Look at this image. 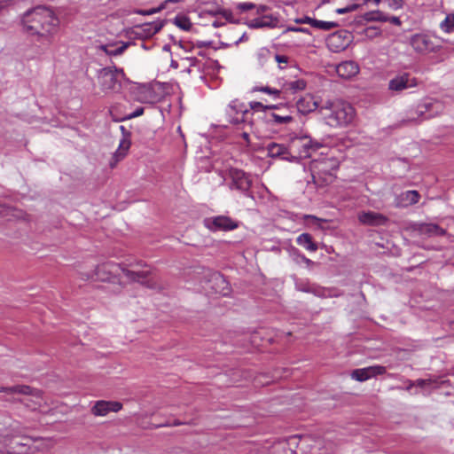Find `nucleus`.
Listing matches in <instances>:
<instances>
[{
	"instance_id": "1",
	"label": "nucleus",
	"mask_w": 454,
	"mask_h": 454,
	"mask_svg": "<svg viewBox=\"0 0 454 454\" xmlns=\"http://www.w3.org/2000/svg\"><path fill=\"white\" fill-rule=\"evenodd\" d=\"M22 23L26 32L51 43L59 20L51 9L38 6L24 15Z\"/></svg>"
},
{
	"instance_id": "2",
	"label": "nucleus",
	"mask_w": 454,
	"mask_h": 454,
	"mask_svg": "<svg viewBox=\"0 0 454 454\" xmlns=\"http://www.w3.org/2000/svg\"><path fill=\"white\" fill-rule=\"evenodd\" d=\"M120 272H122L125 277L131 281L138 282L149 288H153L154 286V281L151 277L150 270H129L113 262H106L98 264L91 278L103 282L110 281L112 278L119 276Z\"/></svg>"
},
{
	"instance_id": "3",
	"label": "nucleus",
	"mask_w": 454,
	"mask_h": 454,
	"mask_svg": "<svg viewBox=\"0 0 454 454\" xmlns=\"http://www.w3.org/2000/svg\"><path fill=\"white\" fill-rule=\"evenodd\" d=\"M319 113L325 122L332 128L346 127L355 117L354 107L342 100L325 101L319 107Z\"/></svg>"
},
{
	"instance_id": "4",
	"label": "nucleus",
	"mask_w": 454,
	"mask_h": 454,
	"mask_svg": "<svg viewBox=\"0 0 454 454\" xmlns=\"http://www.w3.org/2000/svg\"><path fill=\"white\" fill-rule=\"evenodd\" d=\"M0 392H5L9 395L19 394L25 395L26 397L20 401L32 411L42 410L43 404H45L42 392L27 385H17L10 387H0Z\"/></svg>"
},
{
	"instance_id": "5",
	"label": "nucleus",
	"mask_w": 454,
	"mask_h": 454,
	"mask_svg": "<svg viewBox=\"0 0 454 454\" xmlns=\"http://www.w3.org/2000/svg\"><path fill=\"white\" fill-rule=\"evenodd\" d=\"M410 44L419 54L427 55L430 53H436L442 46L431 35L425 33H417L411 36Z\"/></svg>"
},
{
	"instance_id": "6",
	"label": "nucleus",
	"mask_w": 454,
	"mask_h": 454,
	"mask_svg": "<svg viewBox=\"0 0 454 454\" xmlns=\"http://www.w3.org/2000/svg\"><path fill=\"white\" fill-rule=\"evenodd\" d=\"M123 73L116 67H105L100 70L98 77V82L101 90L105 93L115 91L121 87L117 79V73Z\"/></svg>"
},
{
	"instance_id": "7",
	"label": "nucleus",
	"mask_w": 454,
	"mask_h": 454,
	"mask_svg": "<svg viewBox=\"0 0 454 454\" xmlns=\"http://www.w3.org/2000/svg\"><path fill=\"white\" fill-rule=\"evenodd\" d=\"M351 42L352 35L347 30H339L333 33L326 39L327 47L333 52L344 51Z\"/></svg>"
},
{
	"instance_id": "8",
	"label": "nucleus",
	"mask_w": 454,
	"mask_h": 454,
	"mask_svg": "<svg viewBox=\"0 0 454 454\" xmlns=\"http://www.w3.org/2000/svg\"><path fill=\"white\" fill-rule=\"evenodd\" d=\"M205 226L211 231H232L238 228V223L229 216L218 215L212 218H207L204 222Z\"/></svg>"
},
{
	"instance_id": "9",
	"label": "nucleus",
	"mask_w": 454,
	"mask_h": 454,
	"mask_svg": "<svg viewBox=\"0 0 454 454\" xmlns=\"http://www.w3.org/2000/svg\"><path fill=\"white\" fill-rule=\"evenodd\" d=\"M229 176L231 179V189L247 192L250 189L252 181L248 175L238 168H230Z\"/></svg>"
},
{
	"instance_id": "10",
	"label": "nucleus",
	"mask_w": 454,
	"mask_h": 454,
	"mask_svg": "<svg viewBox=\"0 0 454 454\" xmlns=\"http://www.w3.org/2000/svg\"><path fill=\"white\" fill-rule=\"evenodd\" d=\"M386 372V367L382 365H372L365 368L356 369L351 372V378L363 382L378 375Z\"/></svg>"
},
{
	"instance_id": "11",
	"label": "nucleus",
	"mask_w": 454,
	"mask_h": 454,
	"mask_svg": "<svg viewBox=\"0 0 454 454\" xmlns=\"http://www.w3.org/2000/svg\"><path fill=\"white\" fill-rule=\"evenodd\" d=\"M122 409V403L117 401H97L91 408V413L95 416H106L109 412H118Z\"/></svg>"
},
{
	"instance_id": "12",
	"label": "nucleus",
	"mask_w": 454,
	"mask_h": 454,
	"mask_svg": "<svg viewBox=\"0 0 454 454\" xmlns=\"http://www.w3.org/2000/svg\"><path fill=\"white\" fill-rule=\"evenodd\" d=\"M416 85V79L411 77L410 74L403 73L391 79L388 83V88L391 90L401 91L408 88L415 87Z\"/></svg>"
},
{
	"instance_id": "13",
	"label": "nucleus",
	"mask_w": 454,
	"mask_h": 454,
	"mask_svg": "<svg viewBox=\"0 0 454 454\" xmlns=\"http://www.w3.org/2000/svg\"><path fill=\"white\" fill-rule=\"evenodd\" d=\"M229 108L231 113L236 114V117H233L231 121V122L236 124L247 122L249 116H252L253 114L243 103L237 99L232 100L230 103Z\"/></svg>"
},
{
	"instance_id": "14",
	"label": "nucleus",
	"mask_w": 454,
	"mask_h": 454,
	"mask_svg": "<svg viewBox=\"0 0 454 454\" xmlns=\"http://www.w3.org/2000/svg\"><path fill=\"white\" fill-rule=\"evenodd\" d=\"M267 153L270 158H276L288 161H292L293 159L295 158L291 154L288 148L285 145L277 143H270L267 145Z\"/></svg>"
},
{
	"instance_id": "15",
	"label": "nucleus",
	"mask_w": 454,
	"mask_h": 454,
	"mask_svg": "<svg viewBox=\"0 0 454 454\" xmlns=\"http://www.w3.org/2000/svg\"><path fill=\"white\" fill-rule=\"evenodd\" d=\"M337 74L343 79H351L359 73V66L356 61L346 60L336 66Z\"/></svg>"
},
{
	"instance_id": "16",
	"label": "nucleus",
	"mask_w": 454,
	"mask_h": 454,
	"mask_svg": "<svg viewBox=\"0 0 454 454\" xmlns=\"http://www.w3.org/2000/svg\"><path fill=\"white\" fill-rule=\"evenodd\" d=\"M320 106L317 100L311 94L304 95L296 102L297 110L302 114H308L317 108L319 109Z\"/></svg>"
},
{
	"instance_id": "17",
	"label": "nucleus",
	"mask_w": 454,
	"mask_h": 454,
	"mask_svg": "<svg viewBox=\"0 0 454 454\" xmlns=\"http://www.w3.org/2000/svg\"><path fill=\"white\" fill-rule=\"evenodd\" d=\"M360 223L370 226L384 225L387 222V218L376 212H362L358 215Z\"/></svg>"
},
{
	"instance_id": "18",
	"label": "nucleus",
	"mask_w": 454,
	"mask_h": 454,
	"mask_svg": "<svg viewBox=\"0 0 454 454\" xmlns=\"http://www.w3.org/2000/svg\"><path fill=\"white\" fill-rule=\"evenodd\" d=\"M211 288L215 294L226 296L230 293V286L224 277L219 273H215L211 276L209 280Z\"/></svg>"
},
{
	"instance_id": "19",
	"label": "nucleus",
	"mask_w": 454,
	"mask_h": 454,
	"mask_svg": "<svg viewBox=\"0 0 454 454\" xmlns=\"http://www.w3.org/2000/svg\"><path fill=\"white\" fill-rule=\"evenodd\" d=\"M163 27L162 21H153L145 23L136 27V34L139 36L152 37L156 35Z\"/></svg>"
},
{
	"instance_id": "20",
	"label": "nucleus",
	"mask_w": 454,
	"mask_h": 454,
	"mask_svg": "<svg viewBox=\"0 0 454 454\" xmlns=\"http://www.w3.org/2000/svg\"><path fill=\"white\" fill-rule=\"evenodd\" d=\"M417 230L420 235L428 237L443 236L445 234V230L434 223H420Z\"/></svg>"
},
{
	"instance_id": "21",
	"label": "nucleus",
	"mask_w": 454,
	"mask_h": 454,
	"mask_svg": "<svg viewBox=\"0 0 454 454\" xmlns=\"http://www.w3.org/2000/svg\"><path fill=\"white\" fill-rule=\"evenodd\" d=\"M129 147L130 141L129 139L123 138L121 140L119 147L114 155V162L110 163L112 168H114L117 162L121 160L126 156Z\"/></svg>"
},
{
	"instance_id": "22",
	"label": "nucleus",
	"mask_w": 454,
	"mask_h": 454,
	"mask_svg": "<svg viewBox=\"0 0 454 454\" xmlns=\"http://www.w3.org/2000/svg\"><path fill=\"white\" fill-rule=\"evenodd\" d=\"M296 242L299 246L305 249L315 252L317 250V245L313 241L312 237L309 233H302L297 237Z\"/></svg>"
},
{
	"instance_id": "23",
	"label": "nucleus",
	"mask_w": 454,
	"mask_h": 454,
	"mask_svg": "<svg viewBox=\"0 0 454 454\" xmlns=\"http://www.w3.org/2000/svg\"><path fill=\"white\" fill-rule=\"evenodd\" d=\"M301 442V439L299 435H292L287 439L279 442L275 447L282 449L287 447L290 453L294 454L296 451L294 448H298Z\"/></svg>"
},
{
	"instance_id": "24",
	"label": "nucleus",
	"mask_w": 454,
	"mask_h": 454,
	"mask_svg": "<svg viewBox=\"0 0 454 454\" xmlns=\"http://www.w3.org/2000/svg\"><path fill=\"white\" fill-rule=\"evenodd\" d=\"M277 19L271 16H262L260 18L254 19L251 23L252 27H273L277 24Z\"/></svg>"
},
{
	"instance_id": "25",
	"label": "nucleus",
	"mask_w": 454,
	"mask_h": 454,
	"mask_svg": "<svg viewBox=\"0 0 454 454\" xmlns=\"http://www.w3.org/2000/svg\"><path fill=\"white\" fill-rule=\"evenodd\" d=\"M420 195L417 191H407L401 194L400 204L403 207L419 202Z\"/></svg>"
},
{
	"instance_id": "26",
	"label": "nucleus",
	"mask_w": 454,
	"mask_h": 454,
	"mask_svg": "<svg viewBox=\"0 0 454 454\" xmlns=\"http://www.w3.org/2000/svg\"><path fill=\"white\" fill-rule=\"evenodd\" d=\"M268 121L276 125L289 124L294 121L291 114H279L277 113H270L267 116Z\"/></svg>"
},
{
	"instance_id": "27",
	"label": "nucleus",
	"mask_w": 454,
	"mask_h": 454,
	"mask_svg": "<svg viewBox=\"0 0 454 454\" xmlns=\"http://www.w3.org/2000/svg\"><path fill=\"white\" fill-rule=\"evenodd\" d=\"M301 145L303 148L307 150L306 154L308 156H310L309 151H317L319 148L323 147V144L321 142H318L317 140H313L312 138L309 137H303L301 138Z\"/></svg>"
},
{
	"instance_id": "28",
	"label": "nucleus",
	"mask_w": 454,
	"mask_h": 454,
	"mask_svg": "<svg viewBox=\"0 0 454 454\" xmlns=\"http://www.w3.org/2000/svg\"><path fill=\"white\" fill-rule=\"evenodd\" d=\"M439 27L445 33L454 32V13L448 14Z\"/></svg>"
},
{
	"instance_id": "29",
	"label": "nucleus",
	"mask_w": 454,
	"mask_h": 454,
	"mask_svg": "<svg viewBox=\"0 0 454 454\" xmlns=\"http://www.w3.org/2000/svg\"><path fill=\"white\" fill-rule=\"evenodd\" d=\"M250 111L253 110L254 112H265L266 110H273V109H278L279 106L278 105H263L261 102L258 101H251L249 103Z\"/></svg>"
},
{
	"instance_id": "30",
	"label": "nucleus",
	"mask_w": 454,
	"mask_h": 454,
	"mask_svg": "<svg viewBox=\"0 0 454 454\" xmlns=\"http://www.w3.org/2000/svg\"><path fill=\"white\" fill-rule=\"evenodd\" d=\"M339 25L336 22L323 21V20H318L314 19L313 27H315V28H317V29H320V30H324V31H329V30H331L333 28L337 27Z\"/></svg>"
},
{
	"instance_id": "31",
	"label": "nucleus",
	"mask_w": 454,
	"mask_h": 454,
	"mask_svg": "<svg viewBox=\"0 0 454 454\" xmlns=\"http://www.w3.org/2000/svg\"><path fill=\"white\" fill-rule=\"evenodd\" d=\"M174 23L184 31H189L192 28V22L185 16L176 17Z\"/></svg>"
},
{
	"instance_id": "32",
	"label": "nucleus",
	"mask_w": 454,
	"mask_h": 454,
	"mask_svg": "<svg viewBox=\"0 0 454 454\" xmlns=\"http://www.w3.org/2000/svg\"><path fill=\"white\" fill-rule=\"evenodd\" d=\"M253 92H263L274 96V98H279L281 91L278 89L270 88L269 86H254L252 89Z\"/></svg>"
},
{
	"instance_id": "33",
	"label": "nucleus",
	"mask_w": 454,
	"mask_h": 454,
	"mask_svg": "<svg viewBox=\"0 0 454 454\" xmlns=\"http://www.w3.org/2000/svg\"><path fill=\"white\" fill-rule=\"evenodd\" d=\"M129 47L128 43H123L121 46L115 47L114 49H109L108 46H103V50L109 56H118L121 55L125 50Z\"/></svg>"
},
{
	"instance_id": "34",
	"label": "nucleus",
	"mask_w": 454,
	"mask_h": 454,
	"mask_svg": "<svg viewBox=\"0 0 454 454\" xmlns=\"http://www.w3.org/2000/svg\"><path fill=\"white\" fill-rule=\"evenodd\" d=\"M306 82L302 79L292 81L286 84L287 89L294 91L303 90L306 89Z\"/></svg>"
},
{
	"instance_id": "35",
	"label": "nucleus",
	"mask_w": 454,
	"mask_h": 454,
	"mask_svg": "<svg viewBox=\"0 0 454 454\" xmlns=\"http://www.w3.org/2000/svg\"><path fill=\"white\" fill-rule=\"evenodd\" d=\"M365 19L371 21H387V17L379 11L366 13Z\"/></svg>"
},
{
	"instance_id": "36",
	"label": "nucleus",
	"mask_w": 454,
	"mask_h": 454,
	"mask_svg": "<svg viewBox=\"0 0 454 454\" xmlns=\"http://www.w3.org/2000/svg\"><path fill=\"white\" fill-rule=\"evenodd\" d=\"M181 0H165L158 8H154L144 12V14H153L166 8L168 3H179Z\"/></svg>"
},
{
	"instance_id": "37",
	"label": "nucleus",
	"mask_w": 454,
	"mask_h": 454,
	"mask_svg": "<svg viewBox=\"0 0 454 454\" xmlns=\"http://www.w3.org/2000/svg\"><path fill=\"white\" fill-rule=\"evenodd\" d=\"M358 8H359V4H348V6L344 7V8H338V9H336L335 12L338 14H345V13H348V12H355Z\"/></svg>"
},
{
	"instance_id": "38",
	"label": "nucleus",
	"mask_w": 454,
	"mask_h": 454,
	"mask_svg": "<svg viewBox=\"0 0 454 454\" xmlns=\"http://www.w3.org/2000/svg\"><path fill=\"white\" fill-rule=\"evenodd\" d=\"M358 8H359V4H348V6L344 7V8H338V9H336L335 12L338 14H345V13H348V12H355Z\"/></svg>"
},
{
	"instance_id": "39",
	"label": "nucleus",
	"mask_w": 454,
	"mask_h": 454,
	"mask_svg": "<svg viewBox=\"0 0 454 454\" xmlns=\"http://www.w3.org/2000/svg\"><path fill=\"white\" fill-rule=\"evenodd\" d=\"M358 8H359V4H348V6L344 7V8H338V9H336L335 12L338 14H345V13H348V12H355Z\"/></svg>"
},
{
	"instance_id": "40",
	"label": "nucleus",
	"mask_w": 454,
	"mask_h": 454,
	"mask_svg": "<svg viewBox=\"0 0 454 454\" xmlns=\"http://www.w3.org/2000/svg\"><path fill=\"white\" fill-rule=\"evenodd\" d=\"M294 21L297 24H309L313 27L314 19L309 16H305L303 18L296 19Z\"/></svg>"
},
{
	"instance_id": "41",
	"label": "nucleus",
	"mask_w": 454,
	"mask_h": 454,
	"mask_svg": "<svg viewBox=\"0 0 454 454\" xmlns=\"http://www.w3.org/2000/svg\"><path fill=\"white\" fill-rule=\"evenodd\" d=\"M288 57L285 56V55H275V60L276 62L279 65L280 68H283L281 67L282 64H287L288 63Z\"/></svg>"
},
{
	"instance_id": "42",
	"label": "nucleus",
	"mask_w": 454,
	"mask_h": 454,
	"mask_svg": "<svg viewBox=\"0 0 454 454\" xmlns=\"http://www.w3.org/2000/svg\"><path fill=\"white\" fill-rule=\"evenodd\" d=\"M143 114H144V108L138 107L137 109H136L135 112L128 114L125 119H133V118L141 116Z\"/></svg>"
},
{
	"instance_id": "43",
	"label": "nucleus",
	"mask_w": 454,
	"mask_h": 454,
	"mask_svg": "<svg viewBox=\"0 0 454 454\" xmlns=\"http://www.w3.org/2000/svg\"><path fill=\"white\" fill-rule=\"evenodd\" d=\"M254 7V4L252 3H241L239 5V8L241 11H249L252 10Z\"/></svg>"
},
{
	"instance_id": "44",
	"label": "nucleus",
	"mask_w": 454,
	"mask_h": 454,
	"mask_svg": "<svg viewBox=\"0 0 454 454\" xmlns=\"http://www.w3.org/2000/svg\"><path fill=\"white\" fill-rule=\"evenodd\" d=\"M387 21H389L390 23L394 24V25H396V26H400L401 25V20L398 17H395V16H393L391 18H387Z\"/></svg>"
},
{
	"instance_id": "45",
	"label": "nucleus",
	"mask_w": 454,
	"mask_h": 454,
	"mask_svg": "<svg viewBox=\"0 0 454 454\" xmlns=\"http://www.w3.org/2000/svg\"><path fill=\"white\" fill-rule=\"evenodd\" d=\"M305 219L311 220L313 223H318V222H323L324 221V220L319 219L318 217H317L315 215H305Z\"/></svg>"
},
{
	"instance_id": "46",
	"label": "nucleus",
	"mask_w": 454,
	"mask_h": 454,
	"mask_svg": "<svg viewBox=\"0 0 454 454\" xmlns=\"http://www.w3.org/2000/svg\"><path fill=\"white\" fill-rule=\"evenodd\" d=\"M301 261L308 266V267H310L312 265L315 264V262L313 261H311L310 259L307 258L305 255H301Z\"/></svg>"
},
{
	"instance_id": "47",
	"label": "nucleus",
	"mask_w": 454,
	"mask_h": 454,
	"mask_svg": "<svg viewBox=\"0 0 454 454\" xmlns=\"http://www.w3.org/2000/svg\"><path fill=\"white\" fill-rule=\"evenodd\" d=\"M364 4H373L375 5H379L380 0H364Z\"/></svg>"
},
{
	"instance_id": "48",
	"label": "nucleus",
	"mask_w": 454,
	"mask_h": 454,
	"mask_svg": "<svg viewBox=\"0 0 454 454\" xmlns=\"http://www.w3.org/2000/svg\"><path fill=\"white\" fill-rule=\"evenodd\" d=\"M299 27H288L286 31L299 32Z\"/></svg>"
},
{
	"instance_id": "49",
	"label": "nucleus",
	"mask_w": 454,
	"mask_h": 454,
	"mask_svg": "<svg viewBox=\"0 0 454 454\" xmlns=\"http://www.w3.org/2000/svg\"><path fill=\"white\" fill-rule=\"evenodd\" d=\"M417 382H418V386L424 387L426 385L427 380H419Z\"/></svg>"
},
{
	"instance_id": "50",
	"label": "nucleus",
	"mask_w": 454,
	"mask_h": 454,
	"mask_svg": "<svg viewBox=\"0 0 454 454\" xmlns=\"http://www.w3.org/2000/svg\"><path fill=\"white\" fill-rule=\"evenodd\" d=\"M242 137L246 140V141H248L249 139V134L247 132H244L242 134Z\"/></svg>"
},
{
	"instance_id": "51",
	"label": "nucleus",
	"mask_w": 454,
	"mask_h": 454,
	"mask_svg": "<svg viewBox=\"0 0 454 454\" xmlns=\"http://www.w3.org/2000/svg\"><path fill=\"white\" fill-rule=\"evenodd\" d=\"M299 32H301V33H308V29L307 28H304V27H300L299 28Z\"/></svg>"
},
{
	"instance_id": "52",
	"label": "nucleus",
	"mask_w": 454,
	"mask_h": 454,
	"mask_svg": "<svg viewBox=\"0 0 454 454\" xmlns=\"http://www.w3.org/2000/svg\"><path fill=\"white\" fill-rule=\"evenodd\" d=\"M154 101V98H152V99H147L146 102H149V103H152Z\"/></svg>"
},
{
	"instance_id": "53",
	"label": "nucleus",
	"mask_w": 454,
	"mask_h": 454,
	"mask_svg": "<svg viewBox=\"0 0 454 454\" xmlns=\"http://www.w3.org/2000/svg\"><path fill=\"white\" fill-rule=\"evenodd\" d=\"M120 129H121V131L124 132V130H125L124 126H121Z\"/></svg>"
},
{
	"instance_id": "54",
	"label": "nucleus",
	"mask_w": 454,
	"mask_h": 454,
	"mask_svg": "<svg viewBox=\"0 0 454 454\" xmlns=\"http://www.w3.org/2000/svg\"><path fill=\"white\" fill-rule=\"evenodd\" d=\"M4 211H5V208H3V210H0V213L3 214Z\"/></svg>"
},
{
	"instance_id": "55",
	"label": "nucleus",
	"mask_w": 454,
	"mask_h": 454,
	"mask_svg": "<svg viewBox=\"0 0 454 454\" xmlns=\"http://www.w3.org/2000/svg\"><path fill=\"white\" fill-rule=\"evenodd\" d=\"M4 211H5V208H3V210H0V213L3 214Z\"/></svg>"
},
{
	"instance_id": "56",
	"label": "nucleus",
	"mask_w": 454,
	"mask_h": 454,
	"mask_svg": "<svg viewBox=\"0 0 454 454\" xmlns=\"http://www.w3.org/2000/svg\"><path fill=\"white\" fill-rule=\"evenodd\" d=\"M328 1H329V0H323V2H324V3H326V2H328Z\"/></svg>"
}]
</instances>
